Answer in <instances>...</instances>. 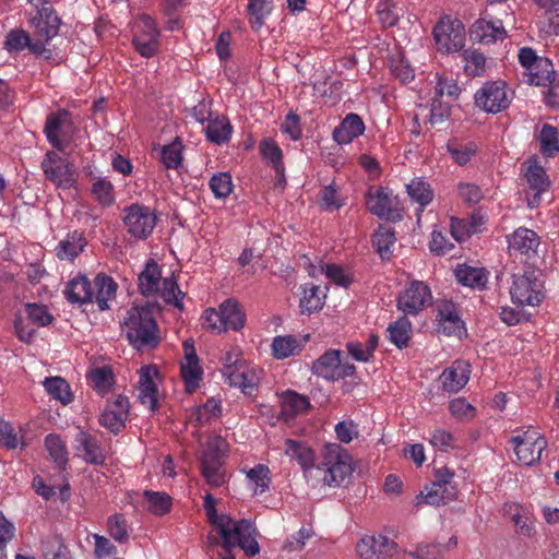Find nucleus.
Here are the masks:
<instances>
[{"instance_id": "nucleus-1", "label": "nucleus", "mask_w": 559, "mask_h": 559, "mask_svg": "<svg viewBox=\"0 0 559 559\" xmlns=\"http://www.w3.org/2000/svg\"><path fill=\"white\" fill-rule=\"evenodd\" d=\"M216 500L211 493L204 497V510L209 521L216 527L222 538V547L226 552H230L235 547H239L243 552L253 557L260 552V546L257 540L258 532L253 524L246 520L236 521L226 514H217Z\"/></svg>"}, {"instance_id": "nucleus-2", "label": "nucleus", "mask_w": 559, "mask_h": 559, "mask_svg": "<svg viewBox=\"0 0 559 559\" xmlns=\"http://www.w3.org/2000/svg\"><path fill=\"white\" fill-rule=\"evenodd\" d=\"M352 474L350 457L346 450L336 443L326 444L322 461L314 466L310 478L324 486H340Z\"/></svg>"}, {"instance_id": "nucleus-3", "label": "nucleus", "mask_w": 559, "mask_h": 559, "mask_svg": "<svg viewBox=\"0 0 559 559\" xmlns=\"http://www.w3.org/2000/svg\"><path fill=\"white\" fill-rule=\"evenodd\" d=\"M123 331L129 342L138 349L155 347L159 335L152 311L147 307H132L123 320Z\"/></svg>"}, {"instance_id": "nucleus-4", "label": "nucleus", "mask_w": 559, "mask_h": 559, "mask_svg": "<svg viewBox=\"0 0 559 559\" xmlns=\"http://www.w3.org/2000/svg\"><path fill=\"white\" fill-rule=\"evenodd\" d=\"M202 320L207 330L222 333L227 330H241L245 326L246 314L237 300L227 299L219 305L218 310L206 309Z\"/></svg>"}, {"instance_id": "nucleus-5", "label": "nucleus", "mask_w": 559, "mask_h": 559, "mask_svg": "<svg viewBox=\"0 0 559 559\" xmlns=\"http://www.w3.org/2000/svg\"><path fill=\"white\" fill-rule=\"evenodd\" d=\"M132 45L144 58L153 57L159 47V29L155 21L147 14H141L132 24Z\"/></svg>"}, {"instance_id": "nucleus-6", "label": "nucleus", "mask_w": 559, "mask_h": 559, "mask_svg": "<svg viewBox=\"0 0 559 559\" xmlns=\"http://www.w3.org/2000/svg\"><path fill=\"white\" fill-rule=\"evenodd\" d=\"M432 34L437 49L442 53L461 51L465 45V27L459 20L441 19Z\"/></svg>"}, {"instance_id": "nucleus-7", "label": "nucleus", "mask_w": 559, "mask_h": 559, "mask_svg": "<svg viewBox=\"0 0 559 559\" xmlns=\"http://www.w3.org/2000/svg\"><path fill=\"white\" fill-rule=\"evenodd\" d=\"M475 104L486 112L498 114L511 104V94L502 81L486 82L475 93Z\"/></svg>"}, {"instance_id": "nucleus-8", "label": "nucleus", "mask_w": 559, "mask_h": 559, "mask_svg": "<svg viewBox=\"0 0 559 559\" xmlns=\"http://www.w3.org/2000/svg\"><path fill=\"white\" fill-rule=\"evenodd\" d=\"M41 169L46 178L58 188L69 189L76 181L74 165L56 152L46 153Z\"/></svg>"}, {"instance_id": "nucleus-9", "label": "nucleus", "mask_w": 559, "mask_h": 559, "mask_svg": "<svg viewBox=\"0 0 559 559\" xmlns=\"http://www.w3.org/2000/svg\"><path fill=\"white\" fill-rule=\"evenodd\" d=\"M510 295L518 306H537L544 298L543 283L533 273L514 275Z\"/></svg>"}, {"instance_id": "nucleus-10", "label": "nucleus", "mask_w": 559, "mask_h": 559, "mask_svg": "<svg viewBox=\"0 0 559 559\" xmlns=\"http://www.w3.org/2000/svg\"><path fill=\"white\" fill-rule=\"evenodd\" d=\"M156 219L150 207L140 204L126 207L122 217L127 231L136 239H146L155 228Z\"/></svg>"}, {"instance_id": "nucleus-11", "label": "nucleus", "mask_w": 559, "mask_h": 559, "mask_svg": "<svg viewBox=\"0 0 559 559\" xmlns=\"http://www.w3.org/2000/svg\"><path fill=\"white\" fill-rule=\"evenodd\" d=\"M74 127L67 110L50 114L45 123V134L49 143L58 148H66L71 142Z\"/></svg>"}, {"instance_id": "nucleus-12", "label": "nucleus", "mask_w": 559, "mask_h": 559, "mask_svg": "<svg viewBox=\"0 0 559 559\" xmlns=\"http://www.w3.org/2000/svg\"><path fill=\"white\" fill-rule=\"evenodd\" d=\"M514 445V452L524 465H532L539 461L542 452L545 450L547 442L540 433L534 429H528L521 435H516L511 439Z\"/></svg>"}, {"instance_id": "nucleus-13", "label": "nucleus", "mask_w": 559, "mask_h": 559, "mask_svg": "<svg viewBox=\"0 0 559 559\" xmlns=\"http://www.w3.org/2000/svg\"><path fill=\"white\" fill-rule=\"evenodd\" d=\"M430 288L421 281H413L399 295L397 308L405 314L416 316L431 304Z\"/></svg>"}, {"instance_id": "nucleus-14", "label": "nucleus", "mask_w": 559, "mask_h": 559, "mask_svg": "<svg viewBox=\"0 0 559 559\" xmlns=\"http://www.w3.org/2000/svg\"><path fill=\"white\" fill-rule=\"evenodd\" d=\"M3 48L11 55L20 53L24 49L35 56L43 57L45 59L51 58V51L45 47V43L41 39L31 38L28 33L21 28L11 29L3 41Z\"/></svg>"}, {"instance_id": "nucleus-15", "label": "nucleus", "mask_w": 559, "mask_h": 559, "mask_svg": "<svg viewBox=\"0 0 559 559\" xmlns=\"http://www.w3.org/2000/svg\"><path fill=\"white\" fill-rule=\"evenodd\" d=\"M129 400L124 395H116L107 401L100 414L99 424L114 433H118L126 425L129 416Z\"/></svg>"}, {"instance_id": "nucleus-16", "label": "nucleus", "mask_w": 559, "mask_h": 559, "mask_svg": "<svg viewBox=\"0 0 559 559\" xmlns=\"http://www.w3.org/2000/svg\"><path fill=\"white\" fill-rule=\"evenodd\" d=\"M74 449L76 455L88 464L100 466L106 462V452L99 440L84 430L76 433Z\"/></svg>"}, {"instance_id": "nucleus-17", "label": "nucleus", "mask_w": 559, "mask_h": 559, "mask_svg": "<svg viewBox=\"0 0 559 559\" xmlns=\"http://www.w3.org/2000/svg\"><path fill=\"white\" fill-rule=\"evenodd\" d=\"M263 370L251 364H240L228 371L226 381L229 385L239 388L245 394H252L259 385Z\"/></svg>"}, {"instance_id": "nucleus-18", "label": "nucleus", "mask_w": 559, "mask_h": 559, "mask_svg": "<svg viewBox=\"0 0 559 559\" xmlns=\"http://www.w3.org/2000/svg\"><path fill=\"white\" fill-rule=\"evenodd\" d=\"M185 357L180 364L181 378L187 392H194L203 377V370L197 356L194 346L186 341L183 343Z\"/></svg>"}, {"instance_id": "nucleus-19", "label": "nucleus", "mask_w": 559, "mask_h": 559, "mask_svg": "<svg viewBox=\"0 0 559 559\" xmlns=\"http://www.w3.org/2000/svg\"><path fill=\"white\" fill-rule=\"evenodd\" d=\"M396 549V544L390 538L379 536H365L356 546L360 559H385Z\"/></svg>"}, {"instance_id": "nucleus-20", "label": "nucleus", "mask_w": 559, "mask_h": 559, "mask_svg": "<svg viewBox=\"0 0 559 559\" xmlns=\"http://www.w3.org/2000/svg\"><path fill=\"white\" fill-rule=\"evenodd\" d=\"M157 376L158 371L154 366H143L139 370L138 400L150 411L157 406Z\"/></svg>"}, {"instance_id": "nucleus-21", "label": "nucleus", "mask_w": 559, "mask_h": 559, "mask_svg": "<svg viewBox=\"0 0 559 559\" xmlns=\"http://www.w3.org/2000/svg\"><path fill=\"white\" fill-rule=\"evenodd\" d=\"M311 371L326 380H337L352 376V371H343L341 364V352L335 349L326 350L313 361Z\"/></svg>"}, {"instance_id": "nucleus-22", "label": "nucleus", "mask_w": 559, "mask_h": 559, "mask_svg": "<svg viewBox=\"0 0 559 559\" xmlns=\"http://www.w3.org/2000/svg\"><path fill=\"white\" fill-rule=\"evenodd\" d=\"M59 17L58 15L48 8H43L32 19V25L34 27V39H41L45 46L53 38L59 31Z\"/></svg>"}, {"instance_id": "nucleus-23", "label": "nucleus", "mask_w": 559, "mask_h": 559, "mask_svg": "<svg viewBox=\"0 0 559 559\" xmlns=\"http://www.w3.org/2000/svg\"><path fill=\"white\" fill-rule=\"evenodd\" d=\"M469 376V364L464 360H455L441 373L442 388L450 393L459 392L468 382Z\"/></svg>"}, {"instance_id": "nucleus-24", "label": "nucleus", "mask_w": 559, "mask_h": 559, "mask_svg": "<svg viewBox=\"0 0 559 559\" xmlns=\"http://www.w3.org/2000/svg\"><path fill=\"white\" fill-rule=\"evenodd\" d=\"M506 36L507 32L501 21L493 22L479 19L473 24L471 29L472 39L485 45L502 40Z\"/></svg>"}, {"instance_id": "nucleus-25", "label": "nucleus", "mask_w": 559, "mask_h": 559, "mask_svg": "<svg viewBox=\"0 0 559 559\" xmlns=\"http://www.w3.org/2000/svg\"><path fill=\"white\" fill-rule=\"evenodd\" d=\"M539 236L532 229L520 227L508 236V248L510 252L526 254L536 253L539 247Z\"/></svg>"}, {"instance_id": "nucleus-26", "label": "nucleus", "mask_w": 559, "mask_h": 559, "mask_svg": "<svg viewBox=\"0 0 559 559\" xmlns=\"http://www.w3.org/2000/svg\"><path fill=\"white\" fill-rule=\"evenodd\" d=\"M393 202L390 193L383 188L369 190L366 195L368 211L382 219L393 217Z\"/></svg>"}, {"instance_id": "nucleus-27", "label": "nucleus", "mask_w": 559, "mask_h": 559, "mask_svg": "<svg viewBox=\"0 0 559 559\" xmlns=\"http://www.w3.org/2000/svg\"><path fill=\"white\" fill-rule=\"evenodd\" d=\"M457 496L456 487H443L431 483L416 497L417 506L426 503L429 506L447 504L453 501Z\"/></svg>"}, {"instance_id": "nucleus-28", "label": "nucleus", "mask_w": 559, "mask_h": 559, "mask_svg": "<svg viewBox=\"0 0 559 559\" xmlns=\"http://www.w3.org/2000/svg\"><path fill=\"white\" fill-rule=\"evenodd\" d=\"M365 131V123L357 114H348L333 131V139L338 144H349Z\"/></svg>"}, {"instance_id": "nucleus-29", "label": "nucleus", "mask_w": 559, "mask_h": 559, "mask_svg": "<svg viewBox=\"0 0 559 559\" xmlns=\"http://www.w3.org/2000/svg\"><path fill=\"white\" fill-rule=\"evenodd\" d=\"M284 451L287 456L298 462L308 477L312 476L316 466L314 453L309 447L293 439H287L285 440Z\"/></svg>"}, {"instance_id": "nucleus-30", "label": "nucleus", "mask_w": 559, "mask_h": 559, "mask_svg": "<svg viewBox=\"0 0 559 559\" xmlns=\"http://www.w3.org/2000/svg\"><path fill=\"white\" fill-rule=\"evenodd\" d=\"M67 299L72 304H86L94 301V292L91 282L84 275L72 278L64 290Z\"/></svg>"}, {"instance_id": "nucleus-31", "label": "nucleus", "mask_w": 559, "mask_h": 559, "mask_svg": "<svg viewBox=\"0 0 559 559\" xmlns=\"http://www.w3.org/2000/svg\"><path fill=\"white\" fill-rule=\"evenodd\" d=\"M85 245L84 235L75 230L58 243L56 254L60 260L73 261L83 251Z\"/></svg>"}, {"instance_id": "nucleus-32", "label": "nucleus", "mask_w": 559, "mask_h": 559, "mask_svg": "<svg viewBox=\"0 0 559 559\" xmlns=\"http://www.w3.org/2000/svg\"><path fill=\"white\" fill-rule=\"evenodd\" d=\"M95 287L97 292L94 294V301L100 310L109 308L108 302L116 298L118 285L112 277L98 274L95 277Z\"/></svg>"}, {"instance_id": "nucleus-33", "label": "nucleus", "mask_w": 559, "mask_h": 559, "mask_svg": "<svg viewBox=\"0 0 559 559\" xmlns=\"http://www.w3.org/2000/svg\"><path fill=\"white\" fill-rule=\"evenodd\" d=\"M143 499V508L157 516L167 514L173 506V498L163 491L145 490Z\"/></svg>"}, {"instance_id": "nucleus-34", "label": "nucleus", "mask_w": 559, "mask_h": 559, "mask_svg": "<svg viewBox=\"0 0 559 559\" xmlns=\"http://www.w3.org/2000/svg\"><path fill=\"white\" fill-rule=\"evenodd\" d=\"M160 270L156 262L148 261L139 275V289L144 296H154L159 292Z\"/></svg>"}, {"instance_id": "nucleus-35", "label": "nucleus", "mask_w": 559, "mask_h": 559, "mask_svg": "<svg viewBox=\"0 0 559 559\" xmlns=\"http://www.w3.org/2000/svg\"><path fill=\"white\" fill-rule=\"evenodd\" d=\"M406 191L411 200L419 205V211L430 204L435 193L430 185L421 178H414L406 185Z\"/></svg>"}, {"instance_id": "nucleus-36", "label": "nucleus", "mask_w": 559, "mask_h": 559, "mask_svg": "<svg viewBox=\"0 0 559 559\" xmlns=\"http://www.w3.org/2000/svg\"><path fill=\"white\" fill-rule=\"evenodd\" d=\"M272 355L276 359H286L299 354L302 349V343L293 335H278L273 338Z\"/></svg>"}, {"instance_id": "nucleus-37", "label": "nucleus", "mask_w": 559, "mask_h": 559, "mask_svg": "<svg viewBox=\"0 0 559 559\" xmlns=\"http://www.w3.org/2000/svg\"><path fill=\"white\" fill-rule=\"evenodd\" d=\"M203 129L207 140L215 144L226 143L230 139L233 132V127L229 120L225 117H215L210 119Z\"/></svg>"}, {"instance_id": "nucleus-38", "label": "nucleus", "mask_w": 559, "mask_h": 559, "mask_svg": "<svg viewBox=\"0 0 559 559\" xmlns=\"http://www.w3.org/2000/svg\"><path fill=\"white\" fill-rule=\"evenodd\" d=\"M455 277L462 285L472 288H483L487 283V273L484 269L468 265H459L455 270Z\"/></svg>"}, {"instance_id": "nucleus-39", "label": "nucleus", "mask_w": 559, "mask_h": 559, "mask_svg": "<svg viewBox=\"0 0 559 559\" xmlns=\"http://www.w3.org/2000/svg\"><path fill=\"white\" fill-rule=\"evenodd\" d=\"M439 330L445 335H454L461 332L463 322L452 304H445L438 314Z\"/></svg>"}, {"instance_id": "nucleus-40", "label": "nucleus", "mask_w": 559, "mask_h": 559, "mask_svg": "<svg viewBox=\"0 0 559 559\" xmlns=\"http://www.w3.org/2000/svg\"><path fill=\"white\" fill-rule=\"evenodd\" d=\"M310 406L307 396L296 392H287L282 400V415L286 418H293L296 415L306 412Z\"/></svg>"}, {"instance_id": "nucleus-41", "label": "nucleus", "mask_w": 559, "mask_h": 559, "mask_svg": "<svg viewBox=\"0 0 559 559\" xmlns=\"http://www.w3.org/2000/svg\"><path fill=\"white\" fill-rule=\"evenodd\" d=\"M557 75L558 74H556L551 61L547 58H539L534 70H532L526 76L530 84L546 86L547 83Z\"/></svg>"}, {"instance_id": "nucleus-42", "label": "nucleus", "mask_w": 559, "mask_h": 559, "mask_svg": "<svg viewBox=\"0 0 559 559\" xmlns=\"http://www.w3.org/2000/svg\"><path fill=\"white\" fill-rule=\"evenodd\" d=\"M202 475L212 487H221L225 483L222 461L211 456H203L201 462Z\"/></svg>"}, {"instance_id": "nucleus-43", "label": "nucleus", "mask_w": 559, "mask_h": 559, "mask_svg": "<svg viewBox=\"0 0 559 559\" xmlns=\"http://www.w3.org/2000/svg\"><path fill=\"white\" fill-rule=\"evenodd\" d=\"M90 381L93 384V388L99 394H106L111 391L115 383V376L111 367L103 366L93 369L88 376Z\"/></svg>"}, {"instance_id": "nucleus-44", "label": "nucleus", "mask_w": 559, "mask_h": 559, "mask_svg": "<svg viewBox=\"0 0 559 559\" xmlns=\"http://www.w3.org/2000/svg\"><path fill=\"white\" fill-rule=\"evenodd\" d=\"M272 9V2L267 0L249 1L247 7L249 23L254 31H259L264 25V21L271 13Z\"/></svg>"}, {"instance_id": "nucleus-45", "label": "nucleus", "mask_w": 559, "mask_h": 559, "mask_svg": "<svg viewBox=\"0 0 559 559\" xmlns=\"http://www.w3.org/2000/svg\"><path fill=\"white\" fill-rule=\"evenodd\" d=\"M464 72L468 76H480L486 71V57L476 49H466L462 52Z\"/></svg>"}, {"instance_id": "nucleus-46", "label": "nucleus", "mask_w": 559, "mask_h": 559, "mask_svg": "<svg viewBox=\"0 0 559 559\" xmlns=\"http://www.w3.org/2000/svg\"><path fill=\"white\" fill-rule=\"evenodd\" d=\"M389 340L399 348L408 344L412 333V323L405 317L399 319L388 328Z\"/></svg>"}, {"instance_id": "nucleus-47", "label": "nucleus", "mask_w": 559, "mask_h": 559, "mask_svg": "<svg viewBox=\"0 0 559 559\" xmlns=\"http://www.w3.org/2000/svg\"><path fill=\"white\" fill-rule=\"evenodd\" d=\"M301 313L311 314L323 307V298L320 296V287L306 284L299 302Z\"/></svg>"}, {"instance_id": "nucleus-48", "label": "nucleus", "mask_w": 559, "mask_h": 559, "mask_svg": "<svg viewBox=\"0 0 559 559\" xmlns=\"http://www.w3.org/2000/svg\"><path fill=\"white\" fill-rule=\"evenodd\" d=\"M396 240L393 229L380 226L373 235V246L382 259H389Z\"/></svg>"}, {"instance_id": "nucleus-49", "label": "nucleus", "mask_w": 559, "mask_h": 559, "mask_svg": "<svg viewBox=\"0 0 559 559\" xmlns=\"http://www.w3.org/2000/svg\"><path fill=\"white\" fill-rule=\"evenodd\" d=\"M540 152L548 156L554 157L559 153V134L555 127L551 124H544L539 136Z\"/></svg>"}, {"instance_id": "nucleus-50", "label": "nucleus", "mask_w": 559, "mask_h": 559, "mask_svg": "<svg viewBox=\"0 0 559 559\" xmlns=\"http://www.w3.org/2000/svg\"><path fill=\"white\" fill-rule=\"evenodd\" d=\"M249 486L254 495H262L270 485V469L263 464H258L247 473Z\"/></svg>"}, {"instance_id": "nucleus-51", "label": "nucleus", "mask_w": 559, "mask_h": 559, "mask_svg": "<svg viewBox=\"0 0 559 559\" xmlns=\"http://www.w3.org/2000/svg\"><path fill=\"white\" fill-rule=\"evenodd\" d=\"M47 392L62 404L67 405L72 402V393L70 385L60 377L48 378L44 381Z\"/></svg>"}, {"instance_id": "nucleus-52", "label": "nucleus", "mask_w": 559, "mask_h": 559, "mask_svg": "<svg viewBox=\"0 0 559 559\" xmlns=\"http://www.w3.org/2000/svg\"><path fill=\"white\" fill-rule=\"evenodd\" d=\"M160 160L167 169H177L182 163V143L176 138L160 150Z\"/></svg>"}, {"instance_id": "nucleus-53", "label": "nucleus", "mask_w": 559, "mask_h": 559, "mask_svg": "<svg viewBox=\"0 0 559 559\" xmlns=\"http://www.w3.org/2000/svg\"><path fill=\"white\" fill-rule=\"evenodd\" d=\"M260 152L263 158L272 165L277 174H283V154L280 146L271 139H265L260 143Z\"/></svg>"}, {"instance_id": "nucleus-54", "label": "nucleus", "mask_w": 559, "mask_h": 559, "mask_svg": "<svg viewBox=\"0 0 559 559\" xmlns=\"http://www.w3.org/2000/svg\"><path fill=\"white\" fill-rule=\"evenodd\" d=\"M46 449L59 467H64L68 463V451L64 442L58 435H48L45 439Z\"/></svg>"}, {"instance_id": "nucleus-55", "label": "nucleus", "mask_w": 559, "mask_h": 559, "mask_svg": "<svg viewBox=\"0 0 559 559\" xmlns=\"http://www.w3.org/2000/svg\"><path fill=\"white\" fill-rule=\"evenodd\" d=\"M525 178L530 187L537 192L546 190L548 181L544 168L536 160L530 159L526 165Z\"/></svg>"}, {"instance_id": "nucleus-56", "label": "nucleus", "mask_w": 559, "mask_h": 559, "mask_svg": "<svg viewBox=\"0 0 559 559\" xmlns=\"http://www.w3.org/2000/svg\"><path fill=\"white\" fill-rule=\"evenodd\" d=\"M319 195V205L324 211L334 212L344 205V201L333 183L324 186Z\"/></svg>"}, {"instance_id": "nucleus-57", "label": "nucleus", "mask_w": 559, "mask_h": 559, "mask_svg": "<svg viewBox=\"0 0 559 559\" xmlns=\"http://www.w3.org/2000/svg\"><path fill=\"white\" fill-rule=\"evenodd\" d=\"M221 413H222L221 401H218L214 397H211L204 404L199 405L195 408L193 416L199 424L203 425V424L210 423L211 420L219 417Z\"/></svg>"}, {"instance_id": "nucleus-58", "label": "nucleus", "mask_w": 559, "mask_h": 559, "mask_svg": "<svg viewBox=\"0 0 559 559\" xmlns=\"http://www.w3.org/2000/svg\"><path fill=\"white\" fill-rule=\"evenodd\" d=\"M92 194L103 206H109L115 202L114 186L105 178H98L94 181Z\"/></svg>"}, {"instance_id": "nucleus-59", "label": "nucleus", "mask_w": 559, "mask_h": 559, "mask_svg": "<svg viewBox=\"0 0 559 559\" xmlns=\"http://www.w3.org/2000/svg\"><path fill=\"white\" fill-rule=\"evenodd\" d=\"M448 151L451 154L452 158L455 160V163L463 166L471 160L472 156L475 155L477 146L475 143L472 142L467 144H459L455 142H451L448 144Z\"/></svg>"}, {"instance_id": "nucleus-60", "label": "nucleus", "mask_w": 559, "mask_h": 559, "mask_svg": "<svg viewBox=\"0 0 559 559\" xmlns=\"http://www.w3.org/2000/svg\"><path fill=\"white\" fill-rule=\"evenodd\" d=\"M209 186L216 198H226L233 190L231 177L228 173L216 174L211 178Z\"/></svg>"}, {"instance_id": "nucleus-61", "label": "nucleus", "mask_w": 559, "mask_h": 559, "mask_svg": "<svg viewBox=\"0 0 559 559\" xmlns=\"http://www.w3.org/2000/svg\"><path fill=\"white\" fill-rule=\"evenodd\" d=\"M109 535L119 543H124L129 538L127 521L121 514H114L107 521Z\"/></svg>"}, {"instance_id": "nucleus-62", "label": "nucleus", "mask_w": 559, "mask_h": 559, "mask_svg": "<svg viewBox=\"0 0 559 559\" xmlns=\"http://www.w3.org/2000/svg\"><path fill=\"white\" fill-rule=\"evenodd\" d=\"M449 409L451 415L460 420L468 421L476 416V408L462 397L452 400Z\"/></svg>"}, {"instance_id": "nucleus-63", "label": "nucleus", "mask_w": 559, "mask_h": 559, "mask_svg": "<svg viewBox=\"0 0 559 559\" xmlns=\"http://www.w3.org/2000/svg\"><path fill=\"white\" fill-rule=\"evenodd\" d=\"M182 293L178 287V284L173 278H165L163 282V287L160 289V297L167 304H173L177 308H182Z\"/></svg>"}, {"instance_id": "nucleus-64", "label": "nucleus", "mask_w": 559, "mask_h": 559, "mask_svg": "<svg viewBox=\"0 0 559 559\" xmlns=\"http://www.w3.org/2000/svg\"><path fill=\"white\" fill-rule=\"evenodd\" d=\"M69 549L59 536L47 537L41 543V552L45 559H56Z\"/></svg>"}]
</instances>
